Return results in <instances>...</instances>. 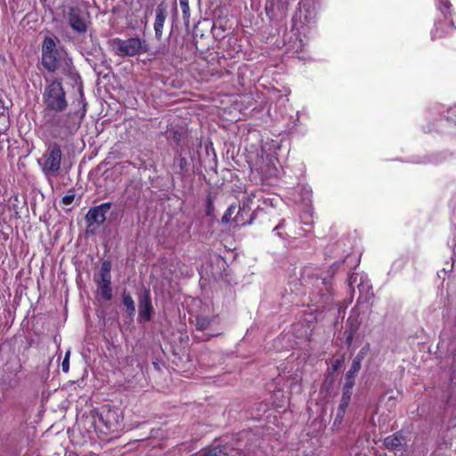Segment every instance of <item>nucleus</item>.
<instances>
[{
	"label": "nucleus",
	"mask_w": 456,
	"mask_h": 456,
	"mask_svg": "<svg viewBox=\"0 0 456 456\" xmlns=\"http://www.w3.org/2000/svg\"><path fill=\"white\" fill-rule=\"evenodd\" d=\"M249 204L250 211L253 207H256L255 211L262 210L268 204V200L263 199V192L261 191H255L250 193H246L243 198L242 205Z\"/></svg>",
	"instance_id": "nucleus-9"
},
{
	"label": "nucleus",
	"mask_w": 456,
	"mask_h": 456,
	"mask_svg": "<svg viewBox=\"0 0 456 456\" xmlns=\"http://www.w3.org/2000/svg\"><path fill=\"white\" fill-rule=\"evenodd\" d=\"M42 65L48 71L53 72L59 66L58 51L52 37H45L42 45Z\"/></svg>",
	"instance_id": "nucleus-5"
},
{
	"label": "nucleus",
	"mask_w": 456,
	"mask_h": 456,
	"mask_svg": "<svg viewBox=\"0 0 456 456\" xmlns=\"http://www.w3.org/2000/svg\"><path fill=\"white\" fill-rule=\"evenodd\" d=\"M180 6L183 12V18L184 20V22L186 24L190 21V7H189V1L188 0H180Z\"/></svg>",
	"instance_id": "nucleus-21"
},
{
	"label": "nucleus",
	"mask_w": 456,
	"mask_h": 456,
	"mask_svg": "<svg viewBox=\"0 0 456 456\" xmlns=\"http://www.w3.org/2000/svg\"><path fill=\"white\" fill-rule=\"evenodd\" d=\"M362 358H363V356L361 352L355 357V359L353 361L349 370L346 374V383L344 385V387L348 388V389L353 388V387L354 385V378L361 369V362H362Z\"/></svg>",
	"instance_id": "nucleus-13"
},
{
	"label": "nucleus",
	"mask_w": 456,
	"mask_h": 456,
	"mask_svg": "<svg viewBox=\"0 0 456 456\" xmlns=\"http://www.w3.org/2000/svg\"><path fill=\"white\" fill-rule=\"evenodd\" d=\"M123 304L126 307L129 314H134L135 312L134 302L130 295L124 294Z\"/></svg>",
	"instance_id": "nucleus-20"
},
{
	"label": "nucleus",
	"mask_w": 456,
	"mask_h": 456,
	"mask_svg": "<svg viewBox=\"0 0 456 456\" xmlns=\"http://www.w3.org/2000/svg\"><path fill=\"white\" fill-rule=\"evenodd\" d=\"M45 125L58 130L63 134H72L78 128L81 117L77 114L68 113L60 116H50V113L45 112Z\"/></svg>",
	"instance_id": "nucleus-4"
},
{
	"label": "nucleus",
	"mask_w": 456,
	"mask_h": 456,
	"mask_svg": "<svg viewBox=\"0 0 456 456\" xmlns=\"http://www.w3.org/2000/svg\"><path fill=\"white\" fill-rule=\"evenodd\" d=\"M69 26L77 33H86L87 30V20L86 14L78 9H70L68 13Z\"/></svg>",
	"instance_id": "nucleus-6"
},
{
	"label": "nucleus",
	"mask_w": 456,
	"mask_h": 456,
	"mask_svg": "<svg viewBox=\"0 0 456 456\" xmlns=\"http://www.w3.org/2000/svg\"><path fill=\"white\" fill-rule=\"evenodd\" d=\"M152 305L149 290L144 292L139 297V316L143 321L149 322L151 319Z\"/></svg>",
	"instance_id": "nucleus-10"
},
{
	"label": "nucleus",
	"mask_w": 456,
	"mask_h": 456,
	"mask_svg": "<svg viewBox=\"0 0 456 456\" xmlns=\"http://www.w3.org/2000/svg\"><path fill=\"white\" fill-rule=\"evenodd\" d=\"M109 45L111 51L120 57L134 56L148 51L147 45L138 37L126 39L116 37L110 40Z\"/></svg>",
	"instance_id": "nucleus-2"
},
{
	"label": "nucleus",
	"mask_w": 456,
	"mask_h": 456,
	"mask_svg": "<svg viewBox=\"0 0 456 456\" xmlns=\"http://www.w3.org/2000/svg\"><path fill=\"white\" fill-rule=\"evenodd\" d=\"M105 418H106L105 426L109 430L115 431L119 428V423L118 420V414L116 413V411H109L106 413Z\"/></svg>",
	"instance_id": "nucleus-17"
},
{
	"label": "nucleus",
	"mask_w": 456,
	"mask_h": 456,
	"mask_svg": "<svg viewBox=\"0 0 456 456\" xmlns=\"http://www.w3.org/2000/svg\"><path fill=\"white\" fill-rule=\"evenodd\" d=\"M403 437L398 435L388 436L384 440V445L388 450H395L402 444Z\"/></svg>",
	"instance_id": "nucleus-18"
},
{
	"label": "nucleus",
	"mask_w": 456,
	"mask_h": 456,
	"mask_svg": "<svg viewBox=\"0 0 456 456\" xmlns=\"http://www.w3.org/2000/svg\"><path fill=\"white\" fill-rule=\"evenodd\" d=\"M111 204L110 202L102 203L92 208L86 214V220L90 224H102L106 219V213L110 210Z\"/></svg>",
	"instance_id": "nucleus-7"
},
{
	"label": "nucleus",
	"mask_w": 456,
	"mask_h": 456,
	"mask_svg": "<svg viewBox=\"0 0 456 456\" xmlns=\"http://www.w3.org/2000/svg\"><path fill=\"white\" fill-rule=\"evenodd\" d=\"M234 211H235V207H233V206L229 207L222 217V222L224 224H228L230 222L232 215L234 214Z\"/></svg>",
	"instance_id": "nucleus-23"
},
{
	"label": "nucleus",
	"mask_w": 456,
	"mask_h": 456,
	"mask_svg": "<svg viewBox=\"0 0 456 456\" xmlns=\"http://www.w3.org/2000/svg\"><path fill=\"white\" fill-rule=\"evenodd\" d=\"M439 1V8L440 10L444 13V11L442 9V6H444V8L445 10H449L450 7H451V4L449 2V0H438Z\"/></svg>",
	"instance_id": "nucleus-25"
},
{
	"label": "nucleus",
	"mask_w": 456,
	"mask_h": 456,
	"mask_svg": "<svg viewBox=\"0 0 456 456\" xmlns=\"http://www.w3.org/2000/svg\"><path fill=\"white\" fill-rule=\"evenodd\" d=\"M317 7L314 1L312 0H303L300 3V7L298 13L296 16V19L302 20L304 17V20L307 23H311L316 17Z\"/></svg>",
	"instance_id": "nucleus-8"
},
{
	"label": "nucleus",
	"mask_w": 456,
	"mask_h": 456,
	"mask_svg": "<svg viewBox=\"0 0 456 456\" xmlns=\"http://www.w3.org/2000/svg\"><path fill=\"white\" fill-rule=\"evenodd\" d=\"M110 283V279L100 278L97 281L98 291L105 300H110L112 297V288Z\"/></svg>",
	"instance_id": "nucleus-14"
},
{
	"label": "nucleus",
	"mask_w": 456,
	"mask_h": 456,
	"mask_svg": "<svg viewBox=\"0 0 456 456\" xmlns=\"http://www.w3.org/2000/svg\"><path fill=\"white\" fill-rule=\"evenodd\" d=\"M284 220H281L279 224L273 229V232L279 236L281 237V232L279 230L283 227Z\"/></svg>",
	"instance_id": "nucleus-27"
},
{
	"label": "nucleus",
	"mask_w": 456,
	"mask_h": 456,
	"mask_svg": "<svg viewBox=\"0 0 456 456\" xmlns=\"http://www.w3.org/2000/svg\"><path fill=\"white\" fill-rule=\"evenodd\" d=\"M100 278L110 279V264L103 262L100 270Z\"/></svg>",
	"instance_id": "nucleus-22"
},
{
	"label": "nucleus",
	"mask_w": 456,
	"mask_h": 456,
	"mask_svg": "<svg viewBox=\"0 0 456 456\" xmlns=\"http://www.w3.org/2000/svg\"><path fill=\"white\" fill-rule=\"evenodd\" d=\"M44 102L46 106V113L49 110L57 112L62 111L67 107V101L65 92L63 90L61 82L55 79L48 83L43 94Z\"/></svg>",
	"instance_id": "nucleus-1"
},
{
	"label": "nucleus",
	"mask_w": 456,
	"mask_h": 456,
	"mask_svg": "<svg viewBox=\"0 0 456 456\" xmlns=\"http://www.w3.org/2000/svg\"><path fill=\"white\" fill-rule=\"evenodd\" d=\"M74 198L75 196L73 194H70V195H66L62 198V202L65 204V205H69V204H71L74 200Z\"/></svg>",
	"instance_id": "nucleus-26"
},
{
	"label": "nucleus",
	"mask_w": 456,
	"mask_h": 456,
	"mask_svg": "<svg viewBox=\"0 0 456 456\" xmlns=\"http://www.w3.org/2000/svg\"><path fill=\"white\" fill-rule=\"evenodd\" d=\"M224 446L216 445L204 449L200 456H227Z\"/></svg>",
	"instance_id": "nucleus-16"
},
{
	"label": "nucleus",
	"mask_w": 456,
	"mask_h": 456,
	"mask_svg": "<svg viewBox=\"0 0 456 456\" xmlns=\"http://www.w3.org/2000/svg\"><path fill=\"white\" fill-rule=\"evenodd\" d=\"M254 219V213H250V206L249 204H243L236 216L233 218V221L236 226H244L246 224H252Z\"/></svg>",
	"instance_id": "nucleus-12"
},
{
	"label": "nucleus",
	"mask_w": 456,
	"mask_h": 456,
	"mask_svg": "<svg viewBox=\"0 0 456 456\" xmlns=\"http://www.w3.org/2000/svg\"><path fill=\"white\" fill-rule=\"evenodd\" d=\"M61 158L62 152L60 145L51 143L37 162L46 176H55L61 168Z\"/></svg>",
	"instance_id": "nucleus-3"
},
{
	"label": "nucleus",
	"mask_w": 456,
	"mask_h": 456,
	"mask_svg": "<svg viewBox=\"0 0 456 456\" xmlns=\"http://www.w3.org/2000/svg\"><path fill=\"white\" fill-rule=\"evenodd\" d=\"M167 18V6L165 3L159 4L156 8V18L154 21L155 36L160 39L163 33V27Z\"/></svg>",
	"instance_id": "nucleus-11"
},
{
	"label": "nucleus",
	"mask_w": 456,
	"mask_h": 456,
	"mask_svg": "<svg viewBox=\"0 0 456 456\" xmlns=\"http://www.w3.org/2000/svg\"><path fill=\"white\" fill-rule=\"evenodd\" d=\"M69 356H70V351L68 350L65 354V357L61 363L62 371L65 373H67L69 370Z\"/></svg>",
	"instance_id": "nucleus-24"
},
{
	"label": "nucleus",
	"mask_w": 456,
	"mask_h": 456,
	"mask_svg": "<svg viewBox=\"0 0 456 456\" xmlns=\"http://www.w3.org/2000/svg\"><path fill=\"white\" fill-rule=\"evenodd\" d=\"M211 322H212V320L207 316L198 317L196 320L197 330H207L209 327Z\"/></svg>",
	"instance_id": "nucleus-19"
},
{
	"label": "nucleus",
	"mask_w": 456,
	"mask_h": 456,
	"mask_svg": "<svg viewBox=\"0 0 456 456\" xmlns=\"http://www.w3.org/2000/svg\"><path fill=\"white\" fill-rule=\"evenodd\" d=\"M351 390L344 387L343 388V395L340 400V403L338 410L337 417L342 418L345 414V411L349 404L350 399H351Z\"/></svg>",
	"instance_id": "nucleus-15"
}]
</instances>
